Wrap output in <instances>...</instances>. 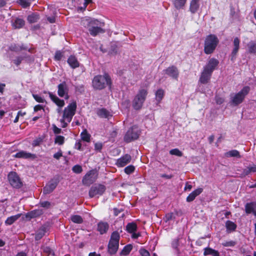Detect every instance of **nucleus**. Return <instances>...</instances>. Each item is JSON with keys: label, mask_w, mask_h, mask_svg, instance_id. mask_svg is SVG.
I'll return each instance as SVG.
<instances>
[{"label": "nucleus", "mask_w": 256, "mask_h": 256, "mask_svg": "<svg viewBox=\"0 0 256 256\" xmlns=\"http://www.w3.org/2000/svg\"><path fill=\"white\" fill-rule=\"evenodd\" d=\"M82 24L88 29L90 34L92 36L105 32V30L102 28L104 23L97 19L92 18H84L82 20Z\"/></svg>", "instance_id": "f257e3e1"}, {"label": "nucleus", "mask_w": 256, "mask_h": 256, "mask_svg": "<svg viewBox=\"0 0 256 256\" xmlns=\"http://www.w3.org/2000/svg\"><path fill=\"white\" fill-rule=\"evenodd\" d=\"M219 40L218 37L213 34H210L207 36L204 42V51L206 54H212L215 50Z\"/></svg>", "instance_id": "f03ea898"}, {"label": "nucleus", "mask_w": 256, "mask_h": 256, "mask_svg": "<svg viewBox=\"0 0 256 256\" xmlns=\"http://www.w3.org/2000/svg\"><path fill=\"white\" fill-rule=\"evenodd\" d=\"M110 78L108 74L96 76L94 77L92 80V86L97 90H102L106 86H110Z\"/></svg>", "instance_id": "7ed1b4c3"}, {"label": "nucleus", "mask_w": 256, "mask_h": 256, "mask_svg": "<svg viewBox=\"0 0 256 256\" xmlns=\"http://www.w3.org/2000/svg\"><path fill=\"white\" fill-rule=\"evenodd\" d=\"M148 93V90L146 89H141L138 90L132 101V106L134 110H139L142 108Z\"/></svg>", "instance_id": "20e7f679"}, {"label": "nucleus", "mask_w": 256, "mask_h": 256, "mask_svg": "<svg viewBox=\"0 0 256 256\" xmlns=\"http://www.w3.org/2000/svg\"><path fill=\"white\" fill-rule=\"evenodd\" d=\"M250 88L248 86H246L238 92L231 95L230 99L231 102L234 106H238L241 104L244 100L246 96L248 94Z\"/></svg>", "instance_id": "39448f33"}, {"label": "nucleus", "mask_w": 256, "mask_h": 256, "mask_svg": "<svg viewBox=\"0 0 256 256\" xmlns=\"http://www.w3.org/2000/svg\"><path fill=\"white\" fill-rule=\"evenodd\" d=\"M76 102H72L67 107L64 108L62 118L65 119L67 122H70L76 113Z\"/></svg>", "instance_id": "423d86ee"}, {"label": "nucleus", "mask_w": 256, "mask_h": 256, "mask_svg": "<svg viewBox=\"0 0 256 256\" xmlns=\"http://www.w3.org/2000/svg\"><path fill=\"white\" fill-rule=\"evenodd\" d=\"M8 180L10 184L14 188H20L22 186V182L18 175L14 172H10L8 176Z\"/></svg>", "instance_id": "0eeeda50"}, {"label": "nucleus", "mask_w": 256, "mask_h": 256, "mask_svg": "<svg viewBox=\"0 0 256 256\" xmlns=\"http://www.w3.org/2000/svg\"><path fill=\"white\" fill-rule=\"evenodd\" d=\"M98 178V174L94 170L89 171L82 178V184L86 186H90L91 184L94 183Z\"/></svg>", "instance_id": "6e6552de"}, {"label": "nucleus", "mask_w": 256, "mask_h": 256, "mask_svg": "<svg viewBox=\"0 0 256 256\" xmlns=\"http://www.w3.org/2000/svg\"><path fill=\"white\" fill-rule=\"evenodd\" d=\"M106 186L102 184H94L89 190V196L93 198L96 196L102 195L106 190Z\"/></svg>", "instance_id": "1a4fd4ad"}, {"label": "nucleus", "mask_w": 256, "mask_h": 256, "mask_svg": "<svg viewBox=\"0 0 256 256\" xmlns=\"http://www.w3.org/2000/svg\"><path fill=\"white\" fill-rule=\"evenodd\" d=\"M139 134L136 128L133 126L129 129L126 134L124 137V140L126 142L136 140L138 138Z\"/></svg>", "instance_id": "9d476101"}, {"label": "nucleus", "mask_w": 256, "mask_h": 256, "mask_svg": "<svg viewBox=\"0 0 256 256\" xmlns=\"http://www.w3.org/2000/svg\"><path fill=\"white\" fill-rule=\"evenodd\" d=\"M58 95L62 98H64L65 99L68 100L69 98L68 94V88L65 82H63L62 83L59 84L58 86Z\"/></svg>", "instance_id": "9b49d317"}, {"label": "nucleus", "mask_w": 256, "mask_h": 256, "mask_svg": "<svg viewBox=\"0 0 256 256\" xmlns=\"http://www.w3.org/2000/svg\"><path fill=\"white\" fill-rule=\"evenodd\" d=\"M218 60L216 58H212L208 60L204 68L212 74L213 71L218 66Z\"/></svg>", "instance_id": "f8f14e48"}, {"label": "nucleus", "mask_w": 256, "mask_h": 256, "mask_svg": "<svg viewBox=\"0 0 256 256\" xmlns=\"http://www.w3.org/2000/svg\"><path fill=\"white\" fill-rule=\"evenodd\" d=\"M58 182L56 180H52L44 186L43 190V193L44 194L52 192L56 187Z\"/></svg>", "instance_id": "ddd939ff"}, {"label": "nucleus", "mask_w": 256, "mask_h": 256, "mask_svg": "<svg viewBox=\"0 0 256 256\" xmlns=\"http://www.w3.org/2000/svg\"><path fill=\"white\" fill-rule=\"evenodd\" d=\"M166 74L168 75V76L172 77V78L177 80L179 75V72L178 68L174 66H172L164 70Z\"/></svg>", "instance_id": "4468645a"}, {"label": "nucleus", "mask_w": 256, "mask_h": 256, "mask_svg": "<svg viewBox=\"0 0 256 256\" xmlns=\"http://www.w3.org/2000/svg\"><path fill=\"white\" fill-rule=\"evenodd\" d=\"M131 160V156L128 154H126L117 160L116 165L118 167H123L130 162Z\"/></svg>", "instance_id": "2eb2a0df"}, {"label": "nucleus", "mask_w": 256, "mask_h": 256, "mask_svg": "<svg viewBox=\"0 0 256 256\" xmlns=\"http://www.w3.org/2000/svg\"><path fill=\"white\" fill-rule=\"evenodd\" d=\"M254 172H256V165L252 164V165H249L248 166L244 168L242 170V172L240 174V176L241 178H243L246 176L251 174L252 173Z\"/></svg>", "instance_id": "dca6fc26"}, {"label": "nucleus", "mask_w": 256, "mask_h": 256, "mask_svg": "<svg viewBox=\"0 0 256 256\" xmlns=\"http://www.w3.org/2000/svg\"><path fill=\"white\" fill-rule=\"evenodd\" d=\"M240 40L238 38H235L234 40V48L231 53V60H234L238 51L240 48Z\"/></svg>", "instance_id": "f3484780"}, {"label": "nucleus", "mask_w": 256, "mask_h": 256, "mask_svg": "<svg viewBox=\"0 0 256 256\" xmlns=\"http://www.w3.org/2000/svg\"><path fill=\"white\" fill-rule=\"evenodd\" d=\"M212 74L204 68L200 78V82L202 84L207 83L210 78Z\"/></svg>", "instance_id": "a211bd4d"}, {"label": "nucleus", "mask_w": 256, "mask_h": 256, "mask_svg": "<svg viewBox=\"0 0 256 256\" xmlns=\"http://www.w3.org/2000/svg\"><path fill=\"white\" fill-rule=\"evenodd\" d=\"M49 96L52 100L60 108H62L64 105V102L60 99L57 96L53 94L52 92H48Z\"/></svg>", "instance_id": "6ab92c4d"}, {"label": "nucleus", "mask_w": 256, "mask_h": 256, "mask_svg": "<svg viewBox=\"0 0 256 256\" xmlns=\"http://www.w3.org/2000/svg\"><path fill=\"white\" fill-rule=\"evenodd\" d=\"M256 203L250 202L247 203L245 206V210L247 214L253 213L256 216Z\"/></svg>", "instance_id": "aec40b11"}, {"label": "nucleus", "mask_w": 256, "mask_h": 256, "mask_svg": "<svg viewBox=\"0 0 256 256\" xmlns=\"http://www.w3.org/2000/svg\"><path fill=\"white\" fill-rule=\"evenodd\" d=\"M14 157L17 158H36L34 154H32L30 152H27L25 151H20L17 152L15 155Z\"/></svg>", "instance_id": "412c9836"}, {"label": "nucleus", "mask_w": 256, "mask_h": 256, "mask_svg": "<svg viewBox=\"0 0 256 256\" xmlns=\"http://www.w3.org/2000/svg\"><path fill=\"white\" fill-rule=\"evenodd\" d=\"M202 192V188H198L192 192L187 197L186 201L188 202H191L193 201L196 197L200 194Z\"/></svg>", "instance_id": "4be33fe9"}, {"label": "nucleus", "mask_w": 256, "mask_h": 256, "mask_svg": "<svg viewBox=\"0 0 256 256\" xmlns=\"http://www.w3.org/2000/svg\"><path fill=\"white\" fill-rule=\"evenodd\" d=\"M108 228L109 225L107 222H101L98 224L97 230L100 234H102L106 232Z\"/></svg>", "instance_id": "5701e85b"}, {"label": "nucleus", "mask_w": 256, "mask_h": 256, "mask_svg": "<svg viewBox=\"0 0 256 256\" xmlns=\"http://www.w3.org/2000/svg\"><path fill=\"white\" fill-rule=\"evenodd\" d=\"M119 243L109 242L108 244V252L110 254H115L118 248Z\"/></svg>", "instance_id": "b1692460"}, {"label": "nucleus", "mask_w": 256, "mask_h": 256, "mask_svg": "<svg viewBox=\"0 0 256 256\" xmlns=\"http://www.w3.org/2000/svg\"><path fill=\"white\" fill-rule=\"evenodd\" d=\"M68 63L72 68H75L79 66L80 64L75 56H70L68 59Z\"/></svg>", "instance_id": "393cba45"}, {"label": "nucleus", "mask_w": 256, "mask_h": 256, "mask_svg": "<svg viewBox=\"0 0 256 256\" xmlns=\"http://www.w3.org/2000/svg\"><path fill=\"white\" fill-rule=\"evenodd\" d=\"M43 214V210L41 209L35 210L31 211L26 214V217L28 218H34L40 216Z\"/></svg>", "instance_id": "a878e982"}, {"label": "nucleus", "mask_w": 256, "mask_h": 256, "mask_svg": "<svg viewBox=\"0 0 256 256\" xmlns=\"http://www.w3.org/2000/svg\"><path fill=\"white\" fill-rule=\"evenodd\" d=\"M24 20L16 18L12 22V26L14 28H20L24 25Z\"/></svg>", "instance_id": "bb28decb"}, {"label": "nucleus", "mask_w": 256, "mask_h": 256, "mask_svg": "<svg viewBox=\"0 0 256 256\" xmlns=\"http://www.w3.org/2000/svg\"><path fill=\"white\" fill-rule=\"evenodd\" d=\"M225 156L227 158H231V157H235L237 158H240L241 156L240 154V152L238 150H230L224 154Z\"/></svg>", "instance_id": "cd10ccee"}, {"label": "nucleus", "mask_w": 256, "mask_h": 256, "mask_svg": "<svg viewBox=\"0 0 256 256\" xmlns=\"http://www.w3.org/2000/svg\"><path fill=\"white\" fill-rule=\"evenodd\" d=\"M46 233V228L42 226L36 232L35 236L36 240H40L44 235Z\"/></svg>", "instance_id": "c85d7f7f"}, {"label": "nucleus", "mask_w": 256, "mask_h": 256, "mask_svg": "<svg viewBox=\"0 0 256 256\" xmlns=\"http://www.w3.org/2000/svg\"><path fill=\"white\" fill-rule=\"evenodd\" d=\"M98 115L102 118H108L111 116L110 112L105 108L98 110L97 112Z\"/></svg>", "instance_id": "c756f323"}, {"label": "nucleus", "mask_w": 256, "mask_h": 256, "mask_svg": "<svg viewBox=\"0 0 256 256\" xmlns=\"http://www.w3.org/2000/svg\"><path fill=\"white\" fill-rule=\"evenodd\" d=\"M21 214H18L15 216H12L8 217L6 220L5 224L7 225H10L16 222L18 218H20Z\"/></svg>", "instance_id": "7c9ffc66"}, {"label": "nucleus", "mask_w": 256, "mask_h": 256, "mask_svg": "<svg viewBox=\"0 0 256 256\" xmlns=\"http://www.w3.org/2000/svg\"><path fill=\"white\" fill-rule=\"evenodd\" d=\"M136 229L137 226L134 222L128 223L126 226V230L130 233H133Z\"/></svg>", "instance_id": "2f4dec72"}, {"label": "nucleus", "mask_w": 256, "mask_h": 256, "mask_svg": "<svg viewBox=\"0 0 256 256\" xmlns=\"http://www.w3.org/2000/svg\"><path fill=\"white\" fill-rule=\"evenodd\" d=\"M81 138L82 140L90 142V135L88 132L86 130H84L80 134Z\"/></svg>", "instance_id": "473e14b6"}, {"label": "nucleus", "mask_w": 256, "mask_h": 256, "mask_svg": "<svg viewBox=\"0 0 256 256\" xmlns=\"http://www.w3.org/2000/svg\"><path fill=\"white\" fill-rule=\"evenodd\" d=\"M120 234L116 231L114 232L110 236V242L119 243Z\"/></svg>", "instance_id": "72a5a7b5"}, {"label": "nucleus", "mask_w": 256, "mask_h": 256, "mask_svg": "<svg viewBox=\"0 0 256 256\" xmlns=\"http://www.w3.org/2000/svg\"><path fill=\"white\" fill-rule=\"evenodd\" d=\"M204 256L212 255L215 256L216 254L218 253V251L213 250L210 248H206L204 250Z\"/></svg>", "instance_id": "f704fd0d"}, {"label": "nucleus", "mask_w": 256, "mask_h": 256, "mask_svg": "<svg viewBox=\"0 0 256 256\" xmlns=\"http://www.w3.org/2000/svg\"><path fill=\"white\" fill-rule=\"evenodd\" d=\"M164 90L161 88L158 89L156 92V99L160 102L164 96Z\"/></svg>", "instance_id": "c9c22d12"}, {"label": "nucleus", "mask_w": 256, "mask_h": 256, "mask_svg": "<svg viewBox=\"0 0 256 256\" xmlns=\"http://www.w3.org/2000/svg\"><path fill=\"white\" fill-rule=\"evenodd\" d=\"M199 8L198 2L192 1L190 4V10L192 14L196 13Z\"/></svg>", "instance_id": "e433bc0d"}, {"label": "nucleus", "mask_w": 256, "mask_h": 256, "mask_svg": "<svg viewBox=\"0 0 256 256\" xmlns=\"http://www.w3.org/2000/svg\"><path fill=\"white\" fill-rule=\"evenodd\" d=\"M186 1V0H174V4L176 8L180 9L184 6Z\"/></svg>", "instance_id": "4c0bfd02"}, {"label": "nucleus", "mask_w": 256, "mask_h": 256, "mask_svg": "<svg viewBox=\"0 0 256 256\" xmlns=\"http://www.w3.org/2000/svg\"><path fill=\"white\" fill-rule=\"evenodd\" d=\"M132 244H128L126 246L122 252H120V255H124L126 256L128 255L130 252L132 250Z\"/></svg>", "instance_id": "58836bf2"}, {"label": "nucleus", "mask_w": 256, "mask_h": 256, "mask_svg": "<svg viewBox=\"0 0 256 256\" xmlns=\"http://www.w3.org/2000/svg\"><path fill=\"white\" fill-rule=\"evenodd\" d=\"M248 52L250 53L256 52V43L251 41L248 44Z\"/></svg>", "instance_id": "ea45409f"}, {"label": "nucleus", "mask_w": 256, "mask_h": 256, "mask_svg": "<svg viewBox=\"0 0 256 256\" xmlns=\"http://www.w3.org/2000/svg\"><path fill=\"white\" fill-rule=\"evenodd\" d=\"M39 16L36 14H32L28 17V20L30 23H34L39 20Z\"/></svg>", "instance_id": "a19ab883"}, {"label": "nucleus", "mask_w": 256, "mask_h": 256, "mask_svg": "<svg viewBox=\"0 0 256 256\" xmlns=\"http://www.w3.org/2000/svg\"><path fill=\"white\" fill-rule=\"evenodd\" d=\"M71 220L76 224H82L83 222V219L79 215H73L71 216Z\"/></svg>", "instance_id": "79ce46f5"}, {"label": "nucleus", "mask_w": 256, "mask_h": 256, "mask_svg": "<svg viewBox=\"0 0 256 256\" xmlns=\"http://www.w3.org/2000/svg\"><path fill=\"white\" fill-rule=\"evenodd\" d=\"M17 2L24 8L30 6L31 4L30 0H17Z\"/></svg>", "instance_id": "37998d69"}, {"label": "nucleus", "mask_w": 256, "mask_h": 256, "mask_svg": "<svg viewBox=\"0 0 256 256\" xmlns=\"http://www.w3.org/2000/svg\"><path fill=\"white\" fill-rule=\"evenodd\" d=\"M226 228L228 230H235V229L236 228V224L234 222H233L230 220H228L226 222Z\"/></svg>", "instance_id": "c03bdc74"}, {"label": "nucleus", "mask_w": 256, "mask_h": 256, "mask_svg": "<svg viewBox=\"0 0 256 256\" xmlns=\"http://www.w3.org/2000/svg\"><path fill=\"white\" fill-rule=\"evenodd\" d=\"M170 154L172 155H175L178 156H182V153L181 151H180L178 148H174L172 150H171L170 151Z\"/></svg>", "instance_id": "a18cd8bd"}, {"label": "nucleus", "mask_w": 256, "mask_h": 256, "mask_svg": "<svg viewBox=\"0 0 256 256\" xmlns=\"http://www.w3.org/2000/svg\"><path fill=\"white\" fill-rule=\"evenodd\" d=\"M134 169L135 168L134 166L129 165L124 168V172L126 174H130L134 172Z\"/></svg>", "instance_id": "49530a36"}, {"label": "nucleus", "mask_w": 256, "mask_h": 256, "mask_svg": "<svg viewBox=\"0 0 256 256\" xmlns=\"http://www.w3.org/2000/svg\"><path fill=\"white\" fill-rule=\"evenodd\" d=\"M64 138L62 136H56L54 142L55 143L58 144L60 145H62L64 144Z\"/></svg>", "instance_id": "de8ad7c7"}, {"label": "nucleus", "mask_w": 256, "mask_h": 256, "mask_svg": "<svg viewBox=\"0 0 256 256\" xmlns=\"http://www.w3.org/2000/svg\"><path fill=\"white\" fill-rule=\"evenodd\" d=\"M72 170L76 174H80L82 172V169L80 166L78 164L73 166Z\"/></svg>", "instance_id": "09e8293b"}, {"label": "nucleus", "mask_w": 256, "mask_h": 256, "mask_svg": "<svg viewBox=\"0 0 256 256\" xmlns=\"http://www.w3.org/2000/svg\"><path fill=\"white\" fill-rule=\"evenodd\" d=\"M42 142V139L41 138H38L35 139L32 144L34 146H39Z\"/></svg>", "instance_id": "8fccbe9b"}, {"label": "nucleus", "mask_w": 256, "mask_h": 256, "mask_svg": "<svg viewBox=\"0 0 256 256\" xmlns=\"http://www.w3.org/2000/svg\"><path fill=\"white\" fill-rule=\"evenodd\" d=\"M139 252L142 256H150V252L144 248H141Z\"/></svg>", "instance_id": "3c124183"}, {"label": "nucleus", "mask_w": 256, "mask_h": 256, "mask_svg": "<svg viewBox=\"0 0 256 256\" xmlns=\"http://www.w3.org/2000/svg\"><path fill=\"white\" fill-rule=\"evenodd\" d=\"M174 218V215L172 213H168L165 216V221L166 222L170 220H173Z\"/></svg>", "instance_id": "603ef678"}, {"label": "nucleus", "mask_w": 256, "mask_h": 256, "mask_svg": "<svg viewBox=\"0 0 256 256\" xmlns=\"http://www.w3.org/2000/svg\"><path fill=\"white\" fill-rule=\"evenodd\" d=\"M32 96L34 100L38 102H44V98L38 94H33Z\"/></svg>", "instance_id": "864d4df0"}, {"label": "nucleus", "mask_w": 256, "mask_h": 256, "mask_svg": "<svg viewBox=\"0 0 256 256\" xmlns=\"http://www.w3.org/2000/svg\"><path fill=\"white\" fill-rule=\"evenodd\" d=\"M236 244V242L234 241L230 240L228 242H226L222 244V245L224 246H234Z\"/></svg>", "instance_id": "5fc2aeb1"}, {"label": "nucleus", "mask_w": 256, "mask_h": 256, "mask_svg": "<svg viewBox=\"0 0 256 256\" xmlns=\"http://www.w3.org/2000/svg\"><path fill=\"white\" fill-rule=\"evenodd\" d=\"M216 102L218 104H222L224 102V98L222 97L219 96H216L215 97Z\"/></svg>", "instance_id": "6e6d98bb"}, {"label": "nucleus", "mask_w": 256, "mask_h": 256, "mask_svg": "<svg viewBox=\"0 0 256 256\" xmlns=\"http://www.w3.org/2000/svg\"><path fill=\"white\" fill-rule=\"evenodd\" d=\"M10 48L11 50H13V51H18V50H21L22 49V48H21L20 46H18L15 44L12 45L10 47Z\"/></svg>", "instance_id": "4d7b16f0"}, {"label": "nucleus", "mask_w": 256, "mask_h": 256, "mask_svg": "<svg viewBox=\"0 0 256 256\" xmlns=\"http://www.w3.org/2000/svg\"><path fill=\"white\" fill-rule=\"evenodd\" d=\"M40 204L42 207L47 208H50V202H49L48 201H44V202H40Z\"/></svg>", "instance_id": "13d9d810"}, {"label": "nucleus", "mask_w": 256, "mask_h": 256, "mask_svg": "<svg viewBox=\"0 0 256 256\" xmlns=\"http://www.w3.org/2000/svg\"><path fill=\"white\" fill-rule=\"evenodd\" d=\"M62 56V54L60 51H57L56 52L54 58L57 60H60Z\"/></svg>", "instance_id": "bf43d9fd"}, {"label": "nucleus", "mask_w": 256, "mask_h": 256, "mask_svg": "<svg viewBox=\"0 0 256 256\" xmlns=\"http://www.w3.org/2000/svg\"><path fill=\"white\" fill-rule=\"evenodd\" d=\"M23 58L22 57H18L16 60H14V62L16 65L19 66Z\"/></svg>", "instance_id": "052dcab7"}, {"label": "nucleus", "mask_w": 256, "mask_h": 256, "mask_svg": "<svg viewBox=\"0 0 256 256\" xmlns=\"http://www.w3.org/2000/svg\"><path fill=\"white\" fill-rule=\"evenodd\" d=\"M60 122L62 124V127L63 128H66L67 126H68V122H67L66 121V120L65 119H64L63 118L60 119Z\"/></svg>", "instance_id": "680f3d73"}, {"label": "nucleus", "mask_w": 256, "mask_h": 256, "mask_svg": "<svg viewBox=\"0 0 256 256\" xmlns=\"http://www.w3.org/2000/svg\"><path fill=\"white\" fill-rule=\"evenodd\" d=\"M61 156H62V152L60 150L54 154V158L56 160H59Z\"/></svg>", "instance_id": "e2e57ef3"}, {"label": "nucleus", "mask_w": 256, "mask_h": 256, "mask_svg": "<svg viewBox=\"0 0 256 256\" xmlns=\"http://www.w3.org/2000/svg\"><path fill=\"white\" fill-rule=\"evenodd\" d=\"M102 147L101 143H96L94 145V148L96 150H100Z\"/></svg>", "instance_id": "0e129e2a"}, {"label": "nucleus", "mask_w": 256, "mask_h": 256, "mask_svg": "<svg viewBox=\"0 0 256 256\" xmlns=\"http://www.w3.org/2000/svg\"><path fill=\"white\" fill-rule=\"evenodd\" d=\"M118 52V49L116 47H114V48H112L110 50L109 52V54H116Z\"/></svg>", "instance_id": "69168bd1"}, {"label": "nucleus", "mask_w": 256, "mask_h": 256, "mask_svg": "<svg viewBox=\"0 0 256 256\" xmlns=\"http://www.w3.org/2000/svg\"><path fill=\"white\" fill-rule=\"evenodd\" d=\"M42 109L44 110L43 106L40 104H38L34 107V111L35 112L40 110Z\"/></svg>", "instance_id": "338daca9"}, {"label": "nucleus", "mask_w": 256, "mask_h": 256, "mask_svg": "<svg viewBox=\"0 0 256 256\" xmlns=\"http://www.w3.org/2000/svg\"><path fill=\"white\" fill-rule=\"evenodd\" d=\"M82 144L80 142H78L75 144L74 148L78 150H81Z\"/></svg>", "instance_id": "774afa93"}]
</instances>
